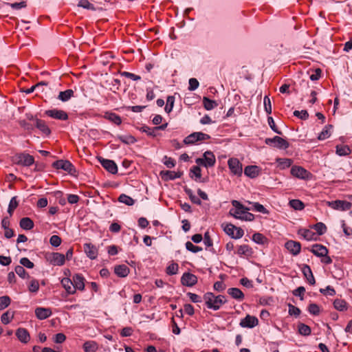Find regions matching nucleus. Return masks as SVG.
Here are the masks:
<instances>
[{
  "mask_svg": "<svg viewBox=\"0 0 352 352\" xmlns=\"http://www.w3.org/2000/svg\"><path fill=\"white\" fill-rule=\"evenodd\" d=\"M233 208L229 211V214L235 219L251 221L254 219V214L248 212V208H245L237 200L232 201Z\"/></svg>",
  "mask_w": 352,
  "mask_h": 352,
  "instance_id": "obj_1",
  "label": "nucleus"
},
{
  "mask_svg": "<svg viewBox=\"0 0 352 352\" xmlns=\"http://www.w3.org/2000/svg\"><path fill=\"white\" fill-rule=\"evenodd\" d=\"M204 300L208 309L217 311L222 305L226 303V296L223 295L214 296L212 292H207L204 296Z\"/></svg>",
  "mask_w": 352,
  "mask_h": 352,
  "instance_id": "obj_2",
  "label": "nucleus"
},
{
  "mask_svg": "<svg viewBox=\"0 0 352 352\" xmlns=\"http://www.w3.org/2000/svg\"><path fill=\"white\" fill-rule=\"evenodd\" d=\"M203 158H197L195 160L196 164L204 167H212L216 162V158L213 153L210 151H206L203 155Z\"/></svg>",
  "mask_w": 352,
  "mask_h": 352,
  "instance_id": "obj_3",
  "label": "nucleus"
},
{
  "mask_svg": "<svg viewBox=\"0 0 352 352\" xmlns=\"http://www.w3.org/2000/svg\"><path fill=\"white\" fill-rule=\"evenodd\" d=\"M210 138V136L206 133L202 132H194L184 140L185 144H194L197 142L208 140Z\"/></svg>",
  "mask_w": 352,
  "mask_h": 352,
  "instance_id": "obj_4",
  "label": "nucleus"
},
{
  "mask_svg": "<svg viewBox=\"0 0 352 352\" xmlns=\"http://www.w3.org/2000/svg\"><path fill=\"white\" fill-rule=\"evenodd\" d=\"M14 160L16 164L24 166H30L34 163V157L25 153L15 155Z\"/></svg>",
  "mask_w": 352,
  "mask_h": 352,
  "instance_id": "obj_5",
  "label": "nucleus"
},
{
  "mask_svg": "<svg viewBox=\"0 0 352 352\" xmlns=\"http://www.w3.org/2000/svg\"><path fill=\"white\" fill-rule=\"evenodd\" d=\"M266 144L272 146L280 149H286L289 146L288 142L279 136H274L272 138H266Z\"/></svg>",
  "mask_w": 352,
  "mask_h": 352,
  "instance_id": "obj_6",
  "label": "nucleus"
},
{
  "mask_svg": "<svg viewBox=\"0 0 352 352\" xmlns=\"http://www.w3.org/2000/svg\"><path fill=\"white\" fill-rule=\"evenodd\" d=\"M52 166L56 169H63L70 174L76 172L74 165L68 160H57L52 164Z\"/></svg>",
  "mask_w": 352,
  "mask_h": 352,
  "instance_id": "obj_7",
  "label": "nucleus"
},
{
  "mask_svg": "<svg viewBox=\"0 0 352 352\" xmlns=\"http://www.w3.org/2000/svg\"><path fill=\"white\" fill-rule=\"evenodd\" d=\"M47 260L53 265L61 266L65 262V256L58 252H52L47 254Z\"/></svg>",
  "mask_w": 352,
  "mask_h": 352,
  "instance_id": "obj_8",
  "label": "nucleus"
},
{
  "mask_svg": "<svg viewBox=\"0 0 352 352\" xmlns=\"http://www.w3.org/2000/svg\"><path fill=\"white\" fill-rule=\"evenodd\" d=\"M228 165L232 174L238 176L242 174V164L238 159L234 157L229 159Z\"/></svg>",
  "mask_w": 352,
  "mask_h": 352,
  "instance_id": "obj_9",
  "label": "nucleus"
},
{
  "mask_svg": "<svg viewBox=\"0 0 352 352\" xmlns=\"http://www.w3.org/2000/svg\"><path fill=\"white\" fill-rule=\"evenodd\" d=\"M291 174L298 179H308L311 173L301 166H294L291 168Z\"/></svg>",
  "mask_w": 352,
  "mask_h": 352,
  "instance_id": "obj_10",
  "label": "nucleus"
},
{
  "mask_svg": "<svg viewBox=\"0 0 352 352\" xmlns=\"http://www.w3.org/2000/svg\"><path fill=\"white\" fill-rule=\"evenodd\" d=\"M329 205L335 210L346 211L351 209L352 203L344 200H336L329 202Z\"/></svg>",
  "mask_w": 352,
  "mask_h": 352,
  "instance_id": "obj_11",
  "label": "nucleus"
},
{
  "mask_svg": "<svg viewBox=\"0 0 352 352\" xmlns=\"http://www.w3.org/2000/svg\"><path fill=\"white\" fill-rule=\"evenodd\" d=\"M45 113L47 116L56 120H66L68 119L67 113L63 110H58L56 109H50L47 110Z\"/></svg>",
  "mask_w": 352,
  "mask_h": 352,
  "instance_id": "obj_12",
  "label": "nucleus"
},
{
  "mask_svg": "<svg viewBox=\"0 0 352 352\" xmlns=\"http://www.w3.org/2000/svg\"><path fill=\"white\" fill-rule=\"evenodd\" d=\"M258 324V320L256 317L247 315L244 318L241 320L240 326L243 328H253Z\"/></svg>",
  "mask_w": 352,
  "mask_h": 352,
  "instance_id": "obj_13",
  "label": "nucleus"
},
{
  "mask_svg": "<svg viewBox=\"0 0 352 352\" xmlns=\"http://www.w3.org/2000/svg\"><path fill=\"white\" fill-rule=\"evenodd\" d=\"M181 282L185 286L192 287L197 283V278L192 274L184 273L182 276Z\"/></svg>",
  "mask_w": 352,
  "mask_h": 352,
  "instance_id": "obj_14",
  "label": "nucleus"
},
{
  "mask_svg": "<svg viewBox=\"0 0 352 352\" xmlns=\"http://www.w3.org/2000/svg\"><path fill=\"white\" fill-rule=\"evenodd\" d=\"M84 251L86 255L91 260L96 258L98 256V250L91 243H85Z\"/></svg>",
  "mask_w": 352,
  "mask_h": 352,
  "instance_id": "obj_15",
  "label": "nucleus"
},
{
  "mask_svg": "<svg viewBox=\"0 0 352 352\" xmlns=\"http://www.w3.org/2000/svg\"><path fill=\"white\" fill-rule=\"evenodd\" d=\"M73 287L76 289L82 291L85 289V278L80 274H76L72 277Z\"/></svg>",
  "mask_w": 352,
  "mask_h": 352,
  "instance_id": "obj_16",
  "label": "nucleus"
},
{
  "mask_svg": "<svg viewBox=\"0 0 352 352\" xmlns=\"http://www.w3.org/2000/svg\"><path fill=\"white\" fill-rule=\"evenodd\" d=\"M285 248L293 255H298L300 252L301 245L299 242L288 241L285 243Z\"/></svg>",
  "mask_w": 352,
  "mask_h": 352,
  "instance_id": "obj_17",
  "label": "nucleus"
},
{
  "mask_svg": "<svg viewBox=\"0 0 352 352\" xmlns=\"http://www.w3.org/2000/svg\"><path fill=\"white\" fill-rule=\"evenodd\" d=\"M102 166L109 173L116 174L118 172V166L116 164L111 160L102 159L100 160Z\"/></svg>",
  "mask_w": 352,
  "mask_h": 352,
  "instance_id": "obj_18",
  "label": "nucleus"
},
{
  "mask_svg": "<svg viewBox=\"0 0 352 352\" xmlns=\"http://www.w3.org/2000/svg\"><path fill=\"white\" fill-rule=\"evenodd\" d=\"M160 175L163 180L168 181L180 178L182 175V173L180 172H175L172 170H162L160 173Z\"/></svg>",
  "mask_w": 352,
  "mask_h": 352,
  "instance_id": "obj_19",
  "label": "nucleus"
},
{
  "mask_svg": "<svg viewBox=\"0 0 352 352\" xmlns=\"http://www.w3.org/2000/svg\"><path fill=\"white\" fill-rule=\"evenodd\" d=\"M311 252L318 257L325 256L328 254L327 248L321 244L313 245Z\"/></svg>",
  "mask_w": 352,
  "mask_h": 352,
  "instance_id": "obj_20",
  "label": "nucleus"
},
{
  "mask_svg": "<svg viewBox=\"0 0 352 352\" xmlns=\"http://www.w3.org/2000/svg\"><path fill=\"white\" fill-rule=\"evenodd\" d=\"M52 312L50 308L37 307L35 309V315L39 320H45L52 315Z\"/></svg>",
  "mask_w": 352,
  "mask_h": 352,
  "instance_id": "obj_21",
  "label": "nucleus"
},
{
  "mask_svg": "<svg viewBox=\"0 0 352 352\" xmlns=\"http://www.w3.org/2000/svg\"><path fill=\"white\" fill-rule=\"evenodd\" d=\"M301 270L309 283L312 285H314L316 283V280L311 267L308 265L304 264Z\"/></svg>",
  "mask_w": 352,
  "mask_h": 352,
  "instance_id": "obj_22",
  "label": "nucleus"
},
{
  "mask_svg": "<svg viewBox=\"0 0 352 352\" xmlns=\"http://www.w3.org/2000/svg\"><path fill=\"white\" fill-rule=\"evenodd\" d=\"M260 173V168L257 166H248L244 169V174L250 177L255 178Z\"/></svg>",
  "mask_w": 352,
  "mask_h": 352,
  "instance_id": "obj_23",
  "label": "nucleus"
},
{
  "mask_svg": "<svg viewBox=\"0 0 352 352\" xmlns=\"http://www.w3.org/2000/svg\"><path fill=\"white\" fill-rule=\"evenodd\" d=\"M16 336L23 343H27L30 339L28 331L24 328H19L16 331Z\"/></svg>",
  "mask_w": 352,
  "mask_h": 352,
  "instance_id": "obj_24",
  "label": "nucleus"
},
{
  "mask_svg": "<svg viewBox=\"0 0 352 352\" xmlns=\"http://www.w3.org/2000/svg\"><path fill=\"white\" fill-rule=\"evenodd\" d=\"M61 285L68 294H75V287H73V282L69 278H63L61 280Z\"/></svg>",
  "mask_w": 352,
  "mask_h": 352,
  "instance_id": "obj_25",
  "label": "nucleus"
},
{
  "mask_svg": "<svg viewBox=\"0 0 352 352\" xmlns=\"http://www.w3.org/2000/svg\"><path fill=\"white\" fill-rule=\"evenodd\" d=\"M130 272L129 268L126 265H118L114 267L115 274L119 277H126Z\"/></svg>",
  "mask_w": 352,
  "mask_h": 352,
  "instance_id": "obj_26",
  "label": "nucleus"
},
{
  "mask_svg": "<svg viewBox=\"0 0 352 352\" xmlns=\"http://www.w3.org/2000/svg\"><path fill=\"white\" fill-rule=\"evenodd\" d=\"M35 126L45 135H49L51 133V130L44 120L35 119Z\"/></svg>",
  "mask_w": 352,
  "mask_h": 352,
  "instance_id": "obj_27",
  "label": "nucleus"
},
{
  "mask_svg": "<svg viewBox=\"0 0 352 352\" xmlns=\"http://www.w3.org/2000/svg\"><path fill=\"white\" fill-rule=\"evenodd\" d=\"M228 294L231 296L233 298L241 301L244 298V294L243 292L236 287H232L228 289Z\"/></svg>",
  "mask_w": 352,
  "mask_h": 352,
  "instance_id": "obj_28",
  "label": "nucleus"
},
{
  "mask_svg": "<svg viewBox=\"0 0 352 352\" xmlns=\"http://www.w3.org/2000/svg\"><path fill=\"white\" fill-rule=\"evenodd\" d=\"M20 227L25 230H30L34 228V222L29 217H23L20 220Z\"/></svg>",
  "mask_w": 352,
  "mask_h": 352,
  "instance_id": "obj_29",
  "label": "nucleus"
},
{
  "mask_svg": "<svg viewBox=\"0 0 352 352\" xmlns=\"http://www.w3.org/2000/svg\"><path fill=\"white\" fill-rule=\"evenodd\" d=\"M104 118L109 120L112 123L120 125L122 123L121 118L115 113L107 112L104 114Z\"/></svg>",
  "mask_w": 352,
  "mask_h": 352,
  "instance_id": "obj_30",
  "label": "nucleus"
},
{
  "mask_svg": "<svg viewBox=\"0 0 352 352\" xmlns=\"http://www.w3.org/2000/svg\"><path fill=\"white\" fill-rule=\"evenodd\" d=\"M236 254L241 256H250L252 254V250L249 245L244 244L238 247Z\"/></svg>",
  "mask_w": 352,
  "mask_h": 352,
  "instance_id": "obj_31",
  "label": "nucleus"
},
{
  "mask_svg": "<svg viewBox=\"0 0 352 352\" xmlns=\"http://www.w3.org/2000/svg\"><path fill=\"white\" fill-rule=\"evenodd\" d=\"M336 153L340 156H346L350 155L351 151L347 145H337Z\"/></svg>",
  "mask_w": 352,
  "mask_h": 352,
  "instance_id": "obj_32",
  "label": "nucleus"
},
{
  "mask_svg": "<svg viewBox=\"0 0 352 352\" xmlns=\"http://www.w3.org/2000/svg\"><path fill=\"white\" fill-rule=\"evenodd\" d=\"M333 306L336 309L340 311H346L348 309L346 302L342 299H336L333 302Z\"/></svg>",
  "mask_w": 352,
  "mask_h": 352,
  "instance_id": "obj_33",
  "label": "nucleus"
},
{
  "mask_svg": "<svg viewBox=\"0 0 352 352\" xmlns=\"http://www.w3.org/2000/svg\"><path fill=\"white\" fill-rule=\"evenodd\" d=\"M83 349L85 352H96L98 346L95 341H87L84 343Z\"/></svg>",
  "mask_w": 352,
  "mask_h": 352,
  "instance_id": "obj_34",
  "label": "nucleus"
},
{
  "mask_svg": "<svg viewBox=\"0 0 352 352\" xmlns=\"http://www.w3.org/2000/svg\"><path fill=\"white\" fill-rule=\"evenodd\" d=\"M74 96V91L72 89H67L64 91H60L58 94V99L63 102L68 101Z\"/></svg>",
  "mask_w": 352,
  "mask_h": 352,
  "instance_id": "obj_35",
  "label": "nucleus"
},
{
  "mask_svg": "<svg viewBox=\"0 0 352 352\" xmlns=\"http://www.w3.org/2000/svg\"><path fill=\"white\" fill-rule=\"evenodd\" d=\"M203 104L204 108L208 111L213 109L218 105L215 100H210L207 97L203 98Z\"/></svg>",
  "mask_w": 352,
  "mask_h": 352,
  "instance_id": "obj_36",
  "label": "nucleus"
},
{
  "mask_svg": "<svg viewBox=\"0 0 352 352\" xmlns=\"http://www.w3.org/2000/svg\"><path fill=\"white\" fill-rule=\"evenodd\" d=\"M333 127L332 125L328 124L324 126V128L322 129V131L319 133L318 135V140H324L327 138H328L331 135L330 129Z\"/></svg>",
  "mask_w": 352,
  "mask_h": 352,
  "instance_id": "obj_37",
  "label": "nucleus"
},
{
  "mask_svg": "<svg viewBox=\"0 0 352 352\" xmlns=\"http://www.w3.org/2000/svg\"><path fill=\"white\" fill-rule=\"evenodd\" d=\"M289 204L296 210H302L305 208L304 203L299 199L290 200Z\"/></svg>",
  "mask_w": 352,
  "mask_h": 352,
  "instance_id": "obj_38",
  "label": "nucleus"
},
{
  "mask_svg": "<svg viewBox=\"0 0 352 352\" xmlns=\"http://www.w3.org/2000/svg\"><path fill=\"white\" fill-rule=\"evenodd\" d=\"M18 206L19 201H17V197L14 196L12 197V199L10 201L8 208V212L10 214V216L12 215L14 210L18 207Z\"/></svg>",
  "mask_w": 352,
  "mask_h": 352,
  "instance_id": "obj_39",
  "label": "nucleus"
},
{
  "mask_svg": "<svg viewBox=\"0 0 352 352\" xmlns=\"http://www.w3.org/2000/svg\"><path fill=\"white\" fill-rule=\"evenodd\" d=\"M311 328L303 323H300L298 324V333L305 336H309L311 334Z\"/></svg>",
  "mask_w": 352,
  "mask_h": 352,
  "instance_id": "obj_40",
  "label": "nucleus"
},
{
  "mask_svg": "<svg viewBox=\"0 0 352 352\" xmlns=\"http://www.w3.org/2000/svg\"><path fill=\"white\" fill-rule=\"evenodd\" d=\"M319 235H322L327 232V226L324 223L319 222L312 226Z\"/></svg>",
  "mask_w": 352,
  "mask_h": 352,
  "instance_id": "obj_41",
  "label": "nucleus"
},
{
  "mask_svg": "<svg viewBox=\"0 0 352 352\" xmlns=\"http://www.w3.org/2000/svg\"><path fill=\"white\" fill-rule=\"evenodd\" d=\"M118 201L121 203L125 204L127 206H133L135 203V201L129 196L122 194L118 197Z\"/></svg>",
  "mask_w": 352,
  "mask_h": 352,
  "instance_id": "obj_42",
  "label": "nucleus"
},
{
  "mask_svg": "<svg viewBox=\"0 0 352 352\" xmlns=\"http://www.w3.org/2000/svg\"><path fill=\"white\" fill-rule=\"evenodd\" d=\"M185 192L188 195L190 201L192 203L199 206L201 204V201L200 200V199L198 198L196 195H195L190 189L186 188Z\"/></svg>",
  "mask_w": 352,
  "mask_h": 352,
  "instance_id": "obj_43",
  "label": "nucleus"
},
{
  "mask_svg": "<svg viewBox=\"0 0 352 352\" xmlns=\"http://www.w3.org/2000/svg\"><path fill=\"white\" fill-rule=\"evenodd\" d=\"M118 139L126 144H133L136 142V139L131 135H120L118 136Z\"/></svg>",
  "mask_w": 352,
  "mask_h": 352,
  "instance_id": "obj_44",
  "label": "nucleus"
},
{
  "mask_svg": "<svg viewBox=\"0 0 352 352\" xmlns=\"http://www.w3.org/2000/svg\"><path fill=\"white\" fill-rule=\"evenodd\" d=\"M178 269V264L175 263H172L169 264L168 266L166 267V272L168 275H174L177 273Z\"/></svg>",
  "mask_w": 352,
  "mask_h": 352,
  "instance_id": "obj_45",
  "label": "nucleus"
},
{
  "mask_svg": "<svg viewBox=\"0 0 352 352\" xmlns=\"http://www.w3.org/2000/svg\"><path fill=\"white\" fill-rule=\"evenodd\" d=\"M11 302V299L8 296L0 297V311L8 307Z\"/></svg>",
  "mask_w": 352,
  "mask_h": 352,
  "instance_id": "obj_46",
  "label": "nucleus"
},
{
  "mask_svg": "<svg viewBox=\"0 0 352 352\" xmlns=\"http://www.w3.org/2000/svg\"><path fill=\"white\" fill-rule=\"evenodd\" d=\"M14 314L12 312L10 311H7L6 312L3 313L1 317V320L2 323L7 324H8L11 320L13 318Z\"/></svg>",
  "mask_w": 352,
  "mask_h": 352,
  "instance_id": "obj_47",
  "label": "nucleus"
},
{
  "mask_svg": "<svg viewBox=\"0 0 352 352\" xmlns=\"http://www.w3.org/2000/svg\"><path fill=\"white\" fill-rule=\"evenodd\" d=\"M175 102V97L173 96H168L166 99V105L165 107V111L168 113L173 108Z\"/></svg>",
  "mask_w": 352,
  "mask_h": 352,
  "instance_id": "obj_48",
  "label": "nucleus"
},
{
  "mask_svg": "<svg viewBox=\"0 0 352 352\" xmlns=\"http://www.w3.org/2000/svg\"><path fill=\"white\" fill-rule=\"evenodd\" d=\"M39 289L38 281L36 279H32L28 285V289L30 292L36 293Z\"/></svg>",
  "mask_w": 352,
  "mask_h": 352,
  "instance_id": "obj_49",
  "label": "nucleus"
},
{
  "mask_svg": "<svg viewBox=\"0 0 352 352\" xmlns=\"http://www.w3.org/2000/svg\"><path fill=\"white\" fill-rule=\"evenodd\" d=\"M186 248L188 251H190L191 252H193V253H197V252H200V251L202 250V248L201 247H199V246L195 245L190 241H187L186 243Z\"/></svg>",
  "mask_w": 352,
  "mask_h": 352,
  "instance_id": "obj_50",
  "label": "nucleus"
},
{
  "mask_svg": "<svg viewBox=\"0 0 352 352\" xmlns=\"http://www.w3.org/2000/svg\"><path fill=\"white\" fill-rule=\"evenodd\" d=\"M294 116L303 120H306L309 118V113L306 110L294 111Z\"/></svg>",
  "mask_w": 352,
  "mask_h": 352,
  "instance_id": "obj_51",
  "label": "nucleus"
},
{
  "mask_svg": "<svg viewBox=\"0 0 352 352\" xmlns=\"http://www.w3.org/2000/svg\"><path fill=\"white\" fill-rule=\"evenodd\" d=\"M15 272L18 276H19L22 278L30 277V276L27 274L26 271L25 270L24 267L21 265H17L15 267Z\"/></svg>",
  "mask_w": 352,
  "mask_h": 352,
  "instance_id": "obj_52",
  "label": "nucleus"
},
{
  "mask_svg": "<svg viewBox=\"0 0 352 352\" xmlns=\"http://www.w3.org/2000/svg\"><path fill=\"white\" fill-rule=\"evenodd\" d=\"M78 6L79 7H82V8H86L87 10H96L94 6L91 3H90L88 0H80L78 3Z\"/></svg>",
  "mask_w": 352,
  "mask_h": 352,
  "instance_id": "obj_53",
  "label": "nucleus"
},
{
  "mask_svg": "<svg viewBox=\"0 0 352 352\" xmlns=\"http://www.w3.org/2000/svg\"><path fill=\"white\" fill-rule=\"evenodd\" d=\"M308 311L311 314L318 316L320 312V309L318 305L311 303L309 305Z\"/></svg>",
  "mask_w": 352,
  "mask_h": 352,
  "instance_id": "obj_54",
  "label": "nucleus"
},
{
  "mask_svg": "<svg viewBox=\"0 0 352 352\" xmlns=\"http://www.w3.org/2000/svg\"><path fill=\"white\" fill-rule=\"evenodd\" d=\"M265 111L267 114L272 113V104L270 98L265 96L263 98Z\"/></svg>",
  "mask_w": 352,
  "mask_h": 352,
  "instance_id": "obj_55",
  "label": "nucleus"
},
{
  "mask_svg": "<svg viewBox=\"0 0 352 352\" xmlns=\"http://www.w3.org/2000/svg\"><path fill=\"white\" fill-rule=\"evenodd\" d=\"M252 240L258 244H263L266 238L261 233H255L252 235Z\"/></svg>",
  "mask_w": 352,
  "mask_h": 352,
  "instance_id": "obj_56",
  "label": "nucleus"
},
{
  "mask_svg": "<svg viewBox=\"0 0 352 352\" xmlns=\"http://www.w3.org/2000/svg\"><path fill=\"white\" fill-rule=\"evenodd\" d=\"M302 236L307 241L316 239V234L310 230H304L302 233Z\"/></svg>",
  "mask_w": 352,
  "mask_h": 352,
  "instance_id": "obj_57",
  "label": "nucleus"
},
{
  "mask_svg": "<svg viewBox=\"0 0 352 352\" xmlns=\"http://www.w3.org/2000/svg\"><path fill=\"white\" fill-rule=\"evenodd\" d=\"M288 313L291 316H294L296 317L298 316L300 314V310L297 307H295L291 304L288 305Z\"/></svg>",
  "mask_w": 352,
  "mask_h": 352,
  "instance_id": "obj_58",
  "label": "nucleus"
},
{
  "mask_svg": "<svg viewBox=\"0 0 352 352\" xmlns=\"http://www.w3.org/2000/svg\"><path fill=\"white\" fill-rule=\"evenodd\" d=\"M20 264L23 267H25L28 269H32L34 267V263L28 258L23 257L20 259Z\"/></svg>",
  "mask_w": 352,
  "mask_h": 352,
  "instance_id": "obj_59",
  "label": "nucleus"
},
{
  "mask_svg": "<svg viewBox=\"0 0 352 352\" xmlns=\"http://www.w3.org/2000/svg\"><path fill=\"white\" fill-rule=\"evenodd\" d=\"M140 130L144 133H147V135H148L150 136H152V137L156 136V133H155L156 129H155V127L151 129L147 126H143L140 128Z\"/></svg>",
  "mask_w": 352,
  "mask_h": 352,
  "instance_id": "obj_60",
  "label": "nucleus"
},
{
  "mask_svg": "<svg viewBox=\"0 0 352 352\" xmlns=\"http://www.w3.org/2000/svg\"><path fill=\"white\" fill-rule=\"evenodd\" d=\"M320 292L324 295L333 296L336 294L335 289L331 286H327L324 289H320Z\"/></svg>",
  "mask_w": 352,
  "mask_h": 352,
  "instance_id": "obj_61",
  "label": "nucleus"
},
{
  "mask_svg": "<svg viewBox=\"0 0 352 352\" xmlns=\"http://www.w3.org/2000/svg\"><path fill=\"white\" fill-rule=\"evenodd\" d=\"M61 239L58 235H52L50 239V244L54 247H58L61 243Z\"/></svg>",
  "mask_w": 352,
  "mask_h": 352,
  "instance_id": "obj_62",
  "label": "nucleus"
},
{
  "mask_svg": "<svg viewBox=\"0 0 352 352\" xmlns=\"http://www.w3.org/2000/svg\"><path fill=\"white\" fill-rule=\"evenodd\" d=\"M234 229H236V226L231 223L227 224L223 228L225 232L232 238L234 236Z\"/></svg>",
  "mask_w": 352,
  "mask_h": 352,
  "instance_id": "obj_63",
  "label": "nucleus"
},
{
  "mask_svg": "<svg viewBox=\"0 0 352 352\" xmlns=\"http://www.w3.org/2000/svg\"><path fill=\"white\" fill-rule=\"evenodd\" d=\"M163 163L167 168H173L175 166V160L167 156H164L163 159Z\"/></svg>",
  "mask_w": 352,
  "mask_h": 352,
  "instance_id": "obj_64",
  "label": "nucleus"
}]
</instances>
